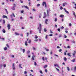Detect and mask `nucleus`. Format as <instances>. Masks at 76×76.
I'll return each instance as SVG.
<instances>
[{
    "mask_svg": "<svg viewBox=\"0 0 76 76\" xmlns=\"http://www.w3.org/2000/svg\"><path fill=\"white\" fill-rule=\"evenodd\" d=\"M56 68L57 71H59V69H58V68H56Z\"/></svg>",
    "mask_w": 76,
    "mask_h": 76,
    "instance_id": "58",
    "label": "nucleus"
},
{
    "mask_svg": "<svg viewBox=\"0 0 76 76\" xmlns=\"http://www.w3.org/2000/svg\"><path fill=\"white\" fill-rule=\"evenodd\" d=\"M72 62H73V63L75 62V59L74 58L72 60Z\"/></svg>",
    "mask_w": 76,
    "mask_h": 76,
    "instance_id": "34",
    "label": "nucleus"
},
{
    "mask_svg": "<svg viewBox=\"0 0 76 76\" xmlns=\"http://www.w3.org/2000/svg\"><path fill=\"white\" fill-rule=\"evenodd\" d=\"M0 39H3V40H4V39H5L1 38V37L0 36Z\"/></svg>",
    "mask_w": 76,
    "mask_h": 76,
    "instance_id": "15",
    "label": "nucleus"
},
{
    "mask_svg": "<svg viewBox=\"0 0 76 76\" xmlns=\"http://www.w3.org/2000/svg\"><path fill=\"white\" fill-rule=\"evenodd\" d=\"M64 17V15H60V17H61V18H63V17Z\"/></svg>",
    "mask_w": 76,
    "mask_h": 76,
    "instance_id": "21",
    "label": "nucleus"
},
{
    "mask_svg": "<svg viewBox=\"0 0 76 76\" xmlns=\"http://www.w3.org/2000/svg\"><path fill=\"white\" fill-rule=\"evenodd\" d=\"M27 36L28 37V36L29 35V33H27Z\"/></svg>",
    "mask_w": 76,
    "mask_h": 76,
    "instance_id": "51",
    "label": "nucleus"
},
{
    "mask_svg": "<svg viewBox=\"0 0 76 76\" xmlns=\"http://www.w3.org/2000/svg\"><path fill=\"white\" fill-rule=\"evenodd\" d=\"M33 49L34 51L36 50V48L35 47H33Z\"/></svg>",
    "mask_w": 76,
    "mask_h": 76,
    "instance_id": "19",
    "label": "nucleus"
},
{
    "mask_svg": "<svg viewBox=\"0 0 76 76\" xmlns=\"http://www.w3.org/2000/svg\"><path fill=\"white\" fill-rule=\"evenodd\" d=\"M72 42L73 43V44H75V42L74 40L72 41Z\"/></svg>",
    "mask_w": 76,
    "mask_h": 76,
    "instance_id": "49",
    "label": "nucleus"
},
{
    "mask_svg": "<svg viewBox=\"0 0 76 76\" xmlns=\"http://www.w3.org/2000/svg\"><path fill=\"white\" fill-rule=\"evenodd\" d=\"M57 31H58L59 32H60V28H58L57 29Z\"/></svg>",
    "mask_w": 76,
    "mask_h": 76,
    "instance_id": "40",
    "label": "nucleus"
},
{
    "mask_svg": "<svg viewBox=\"0 0 76 76\" xmlns=\"http://www.w3.org/2000/svg\"><path fill=\"white\" fill-rule=\"evenodd\" d=\"M64 60L65 61H67V58L65 57L64 58Z\"/></svg>",
    "mask_w": 76,
    "mask_h": 76,
    "instance_id": "17",
    "label": "nucleus"
},
{
    "mask_svg": "<svg viewBox=\"0 0 76 76\" xmlns=\"http://www.w3.org/2000/svg\"><path fill=\"white\" fill-rule=\"evenodd\" d=\"M66 41H69V39H66Z\"/></svg>",
    "mask_w": 76,
    "mask_h": 76,
    "instance_id": "61",
    "label": "nucleus"
},
{
    "mask_svg": "<svg viewBox=\"0 0 76 76\" xmlns=\"http://www.w3.org/2000/svg\"><path fill=\"white\" fill-rule=\"evenodd\" d=\"M47 67V65H46L44 66V68H46Z\"/></svg>",
    "mask_w": 76,
    "mask_h": 76,
    "instance_id": "38",
    "label": "nucleus"
},
{
    "mask_svg": "<svg viewBox=\"0 0 76 76\" xmlns=\"http://www.w3.org/2000/svg\"><path fill=\"white\" fill-rule=\"evenodd\" d=\"M64 38H67V36L65 34H64Z\"/></svg>",
    "mask_w": 76,
    "mask_h": 76,
    "instance_id": "26",
    "label": "nucleus"
},
{
    "mask_svg": "<svg viewBox=\"0 0 76 76\" xmlns=\"http://www.w3.org/2000/svg\"><path fill=\"white\" fill-rule=\"evenodd\" d=\"M75 7L74 8H75V9H76V3L75 4Z\"/></svg>",
    "mask_w": 76,
    "mask_h": 76,
    "instance_id": "59",
    "label": "nucleus"
},
{
    "mask_svg": "<svg viewBox=\"0 0 76 76\" xmlns=\"http://www.w3.org/2000/svg\"><path fill=\"white\" fill-rule=\"evenodd\" d=\"M45 59L46 60V61H47V58H45Z\"/></svg>",
    "mask_w": 76,
    "mask_h": 76,
    "instance_id": "52",
    "label": "nucleus"
},
{
    "mask_svg": "<svg viewBox=\"0 0 76 76\" xmlns=\"http://www.w3.org/2000/svg\"><path fill=\"white\" fill-rule=\"evenodd\" d=\"M30 53V50H28L27 52V54H29Z\"/></svg>",
    "mask_w": 76,
    "mask_h": 76,
    "instance_id": "16",
    "label": "nucleus"
},
{
    "mask_svg": "<svg viewBox=\"0 0 76 76\" xmlns=\"http://www.w3.org/2000/svg\"><path fill=\"white\" fill-rule=\"evenodd\" d=\"M32 31H30V34H32Z\"/></svg>",
    "mask_w": 76,
    "mask_h": 76,
    "instance_id": "46",
    "label": "nucleus"
},
{
    "mask_svg": "<svg viewBox=\"0 0 76 76\" xmlns=\"http://www.w3.org/2000/svg\"><path fill=\"white\" fill-rule=\"evenodd\" d=\"M39 72L40 73H41V74H42V71H39Z\"/></svg>",
    "mask_w": 76,
    "mask_h": 76,
    "instance_id": "43",
    "label": "nucleus"
},
{
    "mask_svg": "<svg viewBox=\"0 0 76 76\" xmlns=\"http://www.w3.org/2000/svg\"><path fill=\"white\" fill-rule=\"evenodd\" d=\"M25 7V8H26V9H28V10H29V7H28V6H26Z\"/></svg>",
    "mask_w": 76,
    "mask_h": 76,
    "instance_id": "23",
    "label": "nucleus"
},
{
    "mask_svg": "<svg viewBox=\"0 0 76 76\" xmlns=\"http://www.w3.org/2000/svg\"><path fill=\"white\" fill-rule=\"evenodd\" d=\"M3 21V23H5V20H4Z\"/></svg>",
    "mask_w": 76,
    "mask_h": 76,
    "instance_id": "64",
    "label": "nucleus"
},
{
    "mask_svg": "<svg viewBox=\"0 0 76 76\" xmlns=\"http://www.w3.org/2000/svg\"><path fill=\"white\" fill-rule=\"evenodd\" d=\"M15 34L16 35H19V33H18L17 32L15 33Z\"/></svg>",
    "mask_w": 76,
    "mask_h": 76,
    "instance_id": "10",
    "label": "nucleus"
},
{
    "mask_svg": "<svg viewBox=\"0 0 76 76\" xmlns=\"http://www.w3.org/2000/svg\"><path fill=\"white\" fill-rule=\"evenodd\" d=\"M62 37V34H59L58 36L59 38H60V37Z\"/></svg>",
    "mask_w": 76,
    "mask_h": 76,
    "instance_id": "14",
    "label": "nucleus"
},
{
    "mask_svg": "<svg viewBox=\"0 0 76 76\" xmlns=\"http://www.w3.org/2000/svg\"><path fill=\"white\" fill-rule=\"evenodd\" d=\"M48 37V35H47L46 36V37H45V39H47V37Z\"/></svg>",
    "mask_w": 76,
    "mask_h": 76,
    "instance_id": "56",
    "label": "nucleus"
},
{
    "mask_svg": "<svg viewBox=\"0 0 76 76\" xmlns=\"http://www.w3.org/2000/svg\"><path fill=\"white\" fill-rule=\"evenodd\" d=\"M61 51H62V50H61V49H60L58 50V51L59 52H61Z\"/></svg>",
    "mask_w": 76,
    "mask_h": 76,
    "instance_id": "44",
    "label": "nucleus"
},
{
    "mask_svg": "<svg viewBox=\"0 0 76 76\" xmlns=\"http://www.w3.org/2000/svg\"><path fill=\"white\" fill-rule=\"evenodd\" d=\"M7 47L4 48V50H5V51L7 50Z\"/></svg>",
    "mask_w": 76,
    "mask_h": 76,
    "instance_id": "30",
    "label": "nucleus"
},
{
    "mask_svg": "<svg viewBox=\"0 0 76 76\" xmlns=\"http://www.w3.org/2000/svg\"><path fill=\"white\" fill-rule=\"evenodd\" d=\"M74 70H76V66L74 67Z\"/></svg>",
    "mask_w": 76,
    "mask_h": 76,
    "instance_id": "62",
    "label": "nucleus"
},
{
    "mask_svg": "<svg viewBox=\"0 0 76 76\" xmlns=\"http://www.w3.org/2000/svg\"><path fill=\"white\" fill-rule=\"evenodd\" d=\"M75 54H76V51H74L73 54V56L74 57H75Z\"/></svg>",
    "mask_w": 76,
    "mask_h": 76,
    "instance_id": "8",
    "label": "nucleus"
},
{
    "mask_svg": "<svg viewBox=\"0 0 76 76\" xmlns=\"http://www.w3.org/2000/svg\"><path fill=\"white\" fill-rule=\"evenodd\" d=\"M37 63L36 62H34V65L35 66H37Z\"/></svg>",
    "mask_w": 76,
    "mask_h": 76,
    "instance_id": "54",
    "label": "nucleus"
},
{
    "mask_svg": "<svg viewBox=\"0 0 76 76\" xmlns=\"http://www.w3.org/2000/svg\"><path fill=\"white\" fill-rule=\"evenodd\" d=\"M35 57V56L34 55H33L32 57V60H35L34 58Z\"/></svg>",
    "mask_w": 76,
    "mask_h": 76,
    "instance_id": "7",
    "label": "nucleus"
},
{
    "mask_svg": "<svg viewBox=\"0 0 76 76\" xmlns=\"http://www.w3.org/2000/svg\"><path fill=\"white\" fill-rule=\"evenodd\" d=\"M40 6V4H38L37 5V6L38 7V6Z\"/></svg>",
    "mask_w": 76,
    "mask_h": 76,
    "instance_id": "37",
    "label": "nucleus"
},
{
    "mask_svg": "<svg viewBox=\"0 0 76 76\" xmlns=\"http://www.w3.org/2000/svg\"><path fill=\"white\" fill-rule=\"evenodd\" d=\"M44 31L45 32H47V29L46 28H44Z\"/></svg>",
    "mask_w": 76,
    "mask_h": 76,
    "instance_id": "32",
    "label": "nucleus"
},
{
    "mask_svg": "<svg viewBox=\"0 0 76 76\" xmlns=\"http://www.w3.org/2000/svg\"><path fill=\"white\" fill-rule=\"evenodd\" d=\"M69 26H72V24L71 23H69Z\"/></svg>",
    "mask_w": 76,
    "mask_h": 76,
    "instance_id": "41",
    "label": "nucleus"
},
{
    "mask_svg": "<svg viewBox=\"0 0 76 76\" xmlns=\"http://www.w3.org/2000/svg\"><path fill=\"white\" fill-rule=\"evenodd\" d=\"M49 36H50V37H51V36H53V34H49L48 35Z\"/></svg>",
    "mask_w": 76,
    "mask_h": 76,
    "instance_id": "55",
    "label": "nucleus"
},
{
    "mask_svg": "<svg viewBox=\"0 0 76 76\" xmlns=\"http://www.w3.org/2000/svg\"><path fill=\"white\" fill-rule=\"evenodd\" d=\"M45 71L46 73H47V69H45Z\"/></svg>",
    "mask_w": 76,
    "mask_h": 76,
    "instance_id": "57",
    "label": "nucleus"
},
{
    "mask_svg": "<svg viewBox=\"0 0 76 76\" xmlns=\"http://www.w3.org/2000/svg\"><path fill=\"white\" fill-rule=\"evenodd\" d=\"M2 31L3 32V33H5V32H6V30L4 29Z\"/></svg>",
    "mask_w": 76,
    "mask_h": 76,
    "instance_id": "22",
    "label": "nucleus"
},
{
    "mask_svg": "<svg viewBox=\"0 0 76 76\" xmlns=\"http://www.w3.org/2000/svg\"><path fill=\"white\" fill-rule=\"evenodd\" d=\"M10 24H8L7 27L8 28L9 30L10 29Z\"/></svg>",
    "mask_w": 76,
    "mask_h": 76,
    "instance_id": "3",
    "label": "nucleus"
},
{
    "mask_svg": "<svg viewBox=\"0 0 76 76\" xmlns=\"http://www.w3.org/2000/svg\"><path fill=\"white\" fill-rule=\"evenodd\" d=\"M55 22H57V18H55Z\"/></svg>",
    "mask_w": 76,
    "mask_h": 76,
    "instance_id": "24",
    "label": "nucleus"
},
{
    "mask_svg": "<svg viewBox=\"0 0 76 76\" xmlns=\"http://www.w3.org/2000/svg\"><path fill=\"white\" fill-rule=\"evenodd\" d=\"M38 38V36L37 35H35V39H37Z\"/></svg>",
    "mask_w": 76,
    "mask_h": 76,
    "instance_id": "36",
    "label": "nucleus"
},
{
    "mask_svg": "<svg viewBox=\"0 0 76 76\" xmlns=\"http://www.w3.org/2000/svg\"><path fill=\"white\" fill-rule=\"evenodd\" d=\"M42 26H41V24H39V27L37 28V29L39 31V34L41 33V31L42 30Z\"/></svg>",
    "mask_w": 76,
    "mask_h": 76,
    "instance_id": "1",
    "label": "nucleus"
},
{
    "mask_svg": "<svg viewBox=\"0 0 76 76\" xmlns=\"http://www.w3.org/2000/svg\"><path fill=\"white\" fill-rule=\"evenodd\" d=\"M28 42H27V41H26L25 42V45H26V46H28Z\"/></svg>",
    "mask_w": 76,
    "mask_h": 76,
    "instance_id": "11",
    "label": "nucleus"
},
{
    "mask_svg": "<svg viewBox=\"0 0 76 76\" xmlns=\"http://www.w3.org/2000/svg\"><path fill=\"white\" fill-rule=\"evenodd\" d=\"M25 49H23V53H25Z\"/></svg>",
    "mask_w": 76,
    "mask_h": 76,
    "instance_id": "31",
    "label": "nucleus"
},
{
    "mask_svg": "<svg viewBox=\"0 0 76 76\" xmlns=\"http://www.w3.org/2000/svg\"><path fill=\"white\" fill-rule=\"evenodd\" d=\"M4 67H6V65L4 64L3 65Z\"/></svg>",
    "mask_w": 76,
    "mask_h": 76,
    "instance_id": "42",
    "label": "nucleus"
},
{
    "mask_svg": "<svg viewBox=\"0 0 76 76\" xmlns=\"http://www.w3.org/2000/svg\"><path fill=\"white\" fill-rule=\"evenodd\" d=\"M67 55V56H69V57H71L72 56L70 55V53H68Z\"/></svg>",
    "mask_w": 76,
    "mask_h": 76,
    "instance_id": "12",
    "label": "nucleus"
},
{
    "mask_svg": "<svg viewBox=\"0 0 76 76\" xmlns=\"http://www.w3.org/2000/svg\"><path fill=\"white\" fill-rule=\"evenodd\" d=\"M48 21V20L47 19H46L45 20V23L46 25H48V23H47V22Z\"/></svg>",
    "mask_w": 76,
    "mask_h": 76,
    "instance_id": "6",
    "label": "nucleus"
},
{
    "mask_svg": "<svg viewBox=\"0 0 76 76\" xmlns=\"http://www.w3.org/2000/svg\"><path fill=\"white\" fill-rule=\"evenodd\" d=\"M28 42L29 44H30V43L31 42V39L29 40L28 41Z\"/></svg>",
    "mask_w": 76,
    "mask_h": 76,
    "instance_id": "27",
    "label": "nucleus"
},
{
    "mask_svg": "<svg viewBox=\"0 0 76 76\" xmlns=\"http://www.w3.org/2000/svg\"><path fill=\"white\" fill-rule=\"evenodd\" d=\"M45 49L46 51H49V49H47L46 48H45Z\"/></svg>",
    "mask_w": 76,
    "mask_h": 76,
    "instance_id": "29",
    "label": "nucleus"
},
{
    "mask_svg": "<svg viewBox=\"0 0 76 76\" xmlns=\"http://www.w3.org/2000/svg\"><path fill=\"white\" fill-rule=\"evenodd\" d=\"M44 4H45V7H47V3H46V2H43L42 3V5L43 6H44Z\"/></svg>",
    "mask_w": 76,
    "mask_h": 76,
    "instance_id": "2",
    "label": "nucleus"
},
{
    "mask_svg": "<svg viewBox=\"0 0 76 76\" xmlns=\"http://www.w3.org/2000/svg\"><path fill=\"white\" fill-rule=\"evenodd\" d=\"M67 69L68 71H70V69L69 68V67H67Z\"/></svg>",
    "mask_w": 76,
    "mask_h": 76,
    "instance_id": "20",
    "label": "nucleus"
},
{
    "mask_svg": "<svg viewBox=\"0 0 76 76\" xmlns=\"http://www.w3.org/2000/svg\"><path fill=\"white\" fill-rule=\"evenodd\" d=\"M15 7H11V9L13 10H15Z\"/></svg>",
    "mask_w": 76,
    "mask_h": 76,
    "instance_id": "9",
    "label": "nucleus"
},
{
    "mask_svg": "<svg viewBox=\"0 0 76 76\" xmlns=\"http://www.w3.org/2000/svg\"><path fill=\"white\" fill-rule=\"evenodd\" d=\"M11 20L12 21H13L14 20V18H11Z\"/></svg>",
    "mask_w": 76,
    "mask_h": 76,
    "instance_id": "48",
    "label": "nucleus"
},
{
    "mask_svg": "<svg viewBox=\"0 0 76 76\" xmlns=\"http://www.w3.org/2000/svg\"><path fill=\"white\" fill-rule=\"evenodd\" d=\"M47 14L48 16V10H47Z\"/></svg>",
    "mask_w": 76,
    "mask_h": 76,
    "instance_id": "33",
    "label": "nucleus"
},
{
    "mask_svg": "<svg viewBox=\"0 0 76 76\" xmlns=\"http://www.w3.org/2000/svg\"><path fill=\"white\" fill-rule=\"evenodd\" d=\"M67 4V3H64L63 4V6H65V5H66V4Z\"/></svg>",
    "mask_w": 76,
    "mask_h": 76,
    "instance_id": "18",
    "label": "nucleus"
},
{
    "mask_svg": "<svg viewBox=\"0 0 76 76\" xmlns=\"http://www.w3.org/2000/svg\"><path fill=\"white\" fill-rule=\"evenodd\" d=\"M2 18H6V19H8L7 17V16L4 15H3Z\"/></svg>",
    "mask_w": 76,
    "mask_h": 76,
    "instance_id": "5",
    "label": "nucleus"
},
{
    "mask_svg": "<svg viewBox=\"0 0 76 76\" xmlns=\"http://www.w3.org/2000/svg\"><path fill=\"white\" fill-rule=\"evenodd\" d=\"M44 16L43 17V18H45L47 17V14L45 12H44Z\"/></svg>",
    "mask_w": 76,
    "mask_h": 76,
    "instance_id": "4",
    "label": "nucleus"
},
{
    "mask_svg": "<svg viewBox=\"0 0 76 76\" xmlns=\"http://www.w3.org/2000/svg\"><path fill=\"white\" fill-rule=\"evenodd\" d=\"M11 57H12V58H14V57H15V56H14L13 55H11Z\"/></svg>",
    "mask_w": 76,
    "mask_h": 76,
    "instance_id": "39",
    "label": "nucleus"
},
{
    "mask_svg": "<svg viewBox=\"0 0 76 76\" xmlns=\"http://www.w3.org/2000/svg\"><path fill=\"white\" fill-rule=\"evenodd\" d=\"M42 59L43 60V61H44L45 60H44V57H42Z\"/></svg>",
    "mask_w": 76,
    "mask_h": 76,
    "instance_id": "60",
    "label": "nucleus"
},
{
    "mask_svg": "<svg viewBox=\"0 0 76 76\" xmlns=\"http://www.w3.org/2000/svg\"><path fill=\"white\" fill-rule=\"evenodd\" d=\"M65 12H66V13H67V14H69V12H68V11L66 10H65Z\"/></svg>",
    "mask_w": 76,
    "mask_h": 76,
    "instance_id": "35",
    "label": "nucleus"
},
{
    "mask_svg": "<svg viewBox=\"0 0 76 76\" xmlns=\"http://www.w3.org/2000/svg\"><path fill=\"white\" fill-rule=\"evenodd\" d=\"M12 16L14 17H15V14H14V13H12Z\"/></svg>",
    "mask_w": 76,
    "mask_h": 76,
    "instance_id": "47",
    "label": "nucleus"
},
{
    "mask_svg": "<svg viewBox=\"0 0 76 76\" xmlns=\"http://www.w3.org/2000/svg\"><path fill=\"white\" fill-rule=\"evenodd\" d=\"M21 65H22V64H19V67L20 68H21V69H23V68L22 67H21Z\"/></svg>",
    "mask_w": 76,
    "mask_h": 76,
    "instance_id": "13",
    "label": "nucleus"
},
{
    "mask_svg": "<svg viewBox=\"0 0 76 76\" xmlns=\"http://www.w3.org/2000/svg\"><path fill=\"white\" fill-rule=\"evenodd\" d=\"M30 19H33V17L32 16H30L29 17Z\"/></svg>",
    "mask_w": 76,
    "mask_h": 76,
    "instance_id": "28",
    "label": "nucleus"
},
{
    "mask_svg": "<svg viewBox=\"0 0 76 76\" xmlns=\"http://www.w3.org/2000/svg\"><path fill=\"white\" fill-rule=\"evenodd\" d=\"M15 66V64L14 63H13V65H12V67H14Z\"/></svg>",
    "mask_w": 76,
    "mask_h": 76,
    "instance_id": "45",
    "label": "nucleus"
},
{
    "mask_svg": "<svg viewBox=\"0 0 76 76\" xmlns=\"http://www.w3.org/2000/svg\"><path fill=\"white\" fill-rule=\"evenodd\" d=\"M50 34H53V32L51 30H50Z\"/></svg>",
    "mask_w": 76,
    "mask_h": 76,
    "instance_id": "50",
    "label": "nucleus"
},
{
    "mask_svg": "<svg viewBox=\"0 0 76 76\" xmlns=\"http://www.w3.org/2000/svg\"><path fill=\"white\" fill-rule=\"evenodd\" d=\"M73 15L76 17V15H75V12L73 11Z\"/></svg>",
    "mask_w": 76,
    "mask_h": 76,
    "instance_id": "25",
    "label": "nucleus"
},
{
    "mask_svg": "<svg viewBox=\"0 0 76 76\" xmlns=\"http://www.w3.org/2000/svg\"><path fill=\"white\" fill-rule=\"evenodd\" d=\"M20 1L21 3H23V1H22L21 0H20Z\"/></svg>",
    "mask_w": 76,
    "mask_h": 76,
    "instance_id": "53",
    "label": "nucleus"
},
{
    "mask_svg": "<svg viewBox=\"0 0 76 76\" xmlns=\"http://www.w3.org/2000/svg\"><path fill=\"white\" fill-rule=\"evenodd\" d=\"M60 9H61V10H62L63 9V7H61L60 8Z\"/></svg>",
    "mask_w": 76,
    "mask_h": 76,
    "instance_id": "63",
    "label": "nucleus"
}]
</instances>
